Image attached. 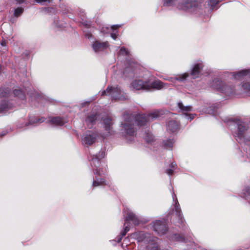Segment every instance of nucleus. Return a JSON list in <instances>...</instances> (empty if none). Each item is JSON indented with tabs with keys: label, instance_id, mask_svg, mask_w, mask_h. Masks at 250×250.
<instances>
[{
	"label": "nucleus",
	"instance_id": "obj_1",
	"mask_svg": "<svg viewBox=\"0 0 250 250\" xmlns=\"http://www.w3.org/2000/svg\"><path fill=\"white\" fill-rule=\"evenodd\" d=\"M161 114L160 111H156L147 115L138 114L135 116L125 112L122 115L123 121L121 124V133L126 140L131 142L134 138L136 131L134 123L138 126H143L148 122L158 119Z\"/></svg>",
	"mask_w": 250,
	"mask_h": 250
},
{
	"label": "nucleus",
	"instance_id": "obj_2",
	"mask_svg": "<svg viewBox=\"0 0 250 250\" xmlns=\"http://www.w3.org/2000/svg\"><path fill=\"white\" fill-rule=\"evenodd\" d=\"M227 124L237 142L245 143L250 146V139L246 138V132L249 127L248 124L238 118L229 119L227 121Z\"/></svg>",
	"mask_w": 250,
	"mask_h": 250
},
{
	"label": "nucleus",
	"instance_id": "obj_3",
	"mask_svg": "<svg viewBox=\"0 0 250 250\" xmlns=\"http://www.w3.org/2000/svg\"><path fill=\"white\" fill-rule=\"evenodd\" d=\"M105 153L104 151H100L99 153V156L97 155H94L91 156L90 165L93 167V171L94 174L95 175V178L94 179L92 183V187H96L99 186L106 185L107 184L103 178H98V176H102V175L104 174V172L102 170L101 171L100 169H98L99 167L100 161L101 158L104 157Z\"/></svg>",
	"mask_w": 250,
	"mask_h": 250
},
{
	"label": "nucleus",
	"instance_id": "obj_4",
	"mask_svg": "<svg viewBox=\"0 0 250 250\" xmlns=\"http://www.w3.org/2000/svg\"><path fill=\"white\" fill-rule=\"evenodd\" d=\"M164 6H177L179 10H184L190 13H194L199 9L198 2L195 0H187L184 3H180L178 0H163Z\"/></svg>",
	"mask_w": 250,
	"mask_h": 250
},
{
	"label": "nucleus",
	"instance_id": "obj_5",
	"mask_svg": "<svg viewBox=\"0 0 250 250\" xmlns=\"http://www.w3.org/2000/svg\"><path fill=\"white\" fill-rule=\"evenodd\" d=\"M138 242L146 243V250H159L157 244L158 238L152 236L149 233L139 231L133 234Z\"/></svg>",
	"mask_w": 250,
	"mask_h": 250
},
{
	"label": "nucleus",
	"instance_id": "obj_6",
	"mask_svg": "<svg viewBox=\"0 0 250 250\" xmlns=\"http://www.w3.org/2000/svg\"><path fill=\"white\" fill-rule=\"evenodd\" d=\"M10 89L8 87L0 88V113L12 108L13 105L6 99L10 96Z\"/></svg>",
	"mask_w": 250,
	"mask_h": 250
},
{
	"label": "nucleus",
	"instance_id": "obj_7",
	"mask_svg": "<svg viewBox=\"0 0 250 250\" xmlns=\"http://www.w3.org/2000/svg\"><path fill=\"white\" fill-rule=\"evenodd\" d=\"M213 88L224 94L226 96H230L235 94L233 87L224 83L222 81L217 79L212 81L211 85Z\"/></svg>",
	"mask_w": 250,
	"mask_h": 250
},
{
	"label": "nucleus",
	"instance_id": "obj_8",
	"mask_svg": "<svg viewBox=\"0 0 250 250\" xmlns=\"http://www.w3.org/2000/svg\"><path fill=\"white\" fill-rule=\"evenodd\" d=\"M102 95H108L112 100H122L124 98L122 95V91L118 87H113L108 86L105 90L102 92Z\"/></svg>",
	"mask_w": 250,
	"mask_h": 250
},
{
	"label": "nucleus",
	"instance_id": "obj_9",
	"mask_svg": "<svg viewBox=\"0 0 250 250\" xmlns=\"http://www.w3.org/2000/svg\"><path fill=\"white\" fill-rule=\"evenodd\" d=\"M172 197L174 202L173 211H175V215L177 217L178 222L180 224H182L184 223V220L182 213L181 209L177 200L176 195L173 192L172 194Z\"/></svg>",
	"mask_w": 250,
	"mask_h": 250
},
{
	"label": "nucleus",
	"instance_id": "obj_10",
	"mask_svg": "<svg viewBox=\"0 0 250 250\" xmlns=\"http://www.w3.org/2000/svg\"><path fill=\"white\" fill-rule=\"evenodd\" d=\"M152 227L154 231L160 235L166 234L167 230L165 221L157 220L152 222Z\"/></svg>",
	"mask_w": 250,
	"mask_h": 250
},
{
	"label": "nucleus",
	"instance_id": "obj_11",
	"mask_svg": "<svg viewBox=\"0 0 250 250\" xmlns=\"http://www.w3.org/2000/svg\"><path fill=\"white\" fill-rule=\"evenodd\" d=\"M125 216V223L129 221H131L135 225H138L140 223V220L138 216L133 213L130 210L127 208H125L123 210ZM125 226V225H124Z\"/></svg>",
	"mask_w": 250,
	"mask_h": 250
},
{
	"label": "nucleus",
	"instance_id": "obj_12",
	"mask_svg": "<svg viewBox=\"0 0 250 250\" xmlns=\"http://www.w3.org/2000/svg\"><path fill=\"white\" fill-rule=\"evenodd\" d=\"M147 91H150L152 89L154 90H161L163 88H167L169 84L167 83H164L159 80H155L152 82L147 81Z\"/></svg>",
	"mask_w": 250,
	"mask_h": 250
},
{
	"label": "nucleus",
	"instance_id": "obj_13",
	"mask_svg": "<svg viewBox=\"0 0 250 250\" xmlns=\"http://www.w3.org/2000/svg\"><path fill=\"white\" fill-rule=\"evenodd\" d=\"M97 135L90 131L86 132L82 137V142L84 145H92L96 141Z\"/></svg>",
	"mask_w": 250,
	"mask_h": 250
},
{
	"label": "nucleus",
	"instance_id": "obj_14",
	"mask_svg": "<svg viewBox=\"0 0 250 250\" xmlns=\"http://www.w3.org/2000/svg\"><path fill=\"white\" fill-rule=\"evenodd\" d=\"M147 81H143L142 80H135L131 83V87L135 90L147 91Z\"/></svg>",
	"mask_w": 250,
	"mask_h": 250
},
{
	"label": "nucleus",
	"instance_id": "obj_15",
	"mask_svg": "<svg viewBox=\"0 0 250 250\" xmlns=\"http://www.w3.org/2000/svg\"><path fill=\"white\" fill-rule=\"evenodd\" d=\"M108 46L109 43L107 42H101L96 41L92 44V48L96 53L104 51Z\"/></svg>",
	"mask_w": 250,
	"mask_h": 250
},
{
	"label": "nucleus",
	"instance_id": "obj_16",
	"mask_svg": "<svg viewBox=\"0 0 250 250\" xmlns=\"http://www.w3.org/2000/svg\"><path fill=\"white\" fill-rule=\"evenodd\" d=\"M178 106L181 111L183 112L186 118L189 119L190 121L194 118V115L193 114H188L186 113L187 112L192 110V107L191 106H184L182 102H179L178 103Z\"/></svg>",
	"mask_w": 250,
	"mask_h": 250
},
{
	"label": "nucleus",
	"instance_id": "obj_17",
	"mask_svg": "<svg viewBox=\"0 0 250 250\" xmlns=\"http://www.w3.org/2000/svg\"><path fill=\"white\" fill-rule=\"evenodd\" d=\"M203 65L202 62L195 63L191 72V75L193 79L198 78L200 74L201 70L203 68Z\"/></svg>",
	"mask_w": 250,
	"mask_h": 250
},
{
	"label": "nucleus",
	"instance_id": "obj_18",
	"mask_svg": "<svg viewBox=\"0 0 250 250\" xmlns=\"http://www.w3.org/2000/svg\"><path fill=\"white\" fill-rule=\"evenodd\" d=\"M98 117L99 115L96 113H91L87 116L85 119V123L89 128H91L92 127Z\"/></svg>",
	"mask_w": 250,
	"mask_h": 250
},
{
	"label": "nucleus",
	"instance_id": "obj_19",
	"mask_svg": "<svg viewBox=\"0 0 250 250\" xmlns=\"http://www.w3.org/2000/svg\"><path fill=\"white\" fill-rule=\"evenodd\" d=\"M179 124L175 120L169 121L167 125V130L170 132L174 133L179 129Z\"/></svg>",
	"mask_w": 250,
	"mask_h": 250
},
{
	"label": "nucleus",
	"instance_id": "obj_20",
	"mask_svg": "<svg viewBox=\"0 0 250 250\" xmlns=\"http://www.w3.org/2000/svg\"><path fill=\"white\" fill-rule=\"evenodd\" d=\"M128 66L125 69V71H131L132 74L137 73V69L140 67V65L133 61H129L128 63Z\"/></svg>",
	"mask_w": 250,
	"mask_h": 250
},
{
	"label": "nucleus",
	"instance_id": "obj_21",
	"mask_svg": "<svg viewBox=\"0 0 250 250\" xmlns=\"http://www.w3.org/2000/svg\"><path fill=\"white\" fill-rule=\"evenodd\" d=\"M232 76L235 79H241L244 76L250 78V69H244L238 72H233Z\"/></svg>",
	"mask_w": 250,
	"mask_h": 250
},
{
	"label": "nucleus",
	"instance_id": "obj_22",
	"mask_svg": "<svg viewBox=\"0 0 250 250\" xmlns=\"http://www.w3.org/2000/svg\"><path fill=\"white\" fill-rule=\"evenodd\" d=\"M50 122L51 124L55 125H63L66 121L63 118H61L59 117H56L52 118L50 120Z\"/></svg>",
	"mask_w": 250,
	"mask_h": 250
},
{
	"label": "nucleus",
	"instance_id": "obj_23",
	"mask_svg": "<svg viewBox=\"0 0 250 250\" xmlns=\"http://www.w3.org/2000/svg\"><path fill=\"white\" fill-rule=\"evenodd\" d=\"M188 75L187 73H184L181 75H179L175 77H170L167 79L165 78V80H168L171 82L174 83L176 81L183 82L188 77Z\"/></svg>",
	"mask_w": 250,
	"mask_h": 250
},
{
	"label": "nucleus",
	"instance_id": "obj_24",
	"mask_svg": "<svg viewBox=\"0 0 250 250\" xmlns=\"http://www.w3.org/2000/svg\"><path fill=\"white\" fill-rule=\"evenodd\" d=\"M26 92H27L28 94H30L26 89H25V91H23L20 89H14L13 90V94L14 95V96L17 97L21 99H24L25 98Z\"/></svg>",
	"mask_w": 250,
	"mask_h": 250
},
{
	"label": "nucleus",
	"instance_id": "obj_25",
	"mask_svg": "<svg viewBox=\"0 0 250 250\" xmlns=\"http://www.w3.org/2000/svg\"><path fill=\"white\" fill-rule=\"evenodd\" d=\"M103 122L105 130L109 132L110 127L113 125L111 118L108 117H105L104 119Z\"/></svg>",
	"mask_w": 250,
	"mask_h": 250
},
{
	"label": "nucleus",
	"instance_id": "obj_26",
	"mask_svg": "<svg viewBox=\"0 0 250 250\" xmlns=\"http://www.w3.org/2000/svg\"><path fill=\"white\" fill-rule=\"evenodd\" d=\"M129 230V227L128 226H126L125 227L124 230H123L120 235H119L115 239V241L117 243H119L121 242V240L123 236H125L126 233Z\"/></svg>",
	"mask_w": 250,
	"mask_h": 250
},
{
	"label": "nucleus",
	"instance_id": "obj_27",
	"mask_svg": "<svg viewBox=\"0 0 250 250\" xmlns=\"http://www.w3.org/2000/svg\"><path fill=\"white\" fill-rule=\"evenodd\" d=\"M174 143V141L173 139H169L167 140L163 141V145L165 148L167 149H171Z\"/></svg>",
	"mask_w": 250,
	"mask_h": 250
},
{
	"label": "nucleus",
	"instance_id": "obj_28",
	"mask_svg": "<svg viewBox=\"0 0 250 250\" xmlns=\"http://www.w3.org/2000/svg\"><path fill=\"white\" fill-rule=\"evenodd\" d=\"M44 120L42 118L41 119H36L35 117H30L29 119V122L28 123L25 124V125H34L35 123H37L38 122H43Z\"/></svg>",
	"mask_w": 250,
	"mask_h": 250
},
{
	"label": "nucleus",
	"instance_id": "obj_29",
	"mask_svg": "<svg viewBox=\"0 0 250 250\" xmlns=\"http://www.w3.org/2000/svg\"><path fill=\"white\" fill-rule=\"evenodd\" d=\"M145 139L147 143H151L154 140V137L151 132H146V133Z\"/></svg>",
	"mask_w": 250,
	"mask_h": 250
},
{
	"label": "nucleus",
	"instance_id": "obj_30",
	"mask_svg": "<svg viewBox=\"0 0 250 250\" xmlns=\"http://www.w3.org/2000/svg\"><path fill=\"white\" fill-rule=\"evenodd\" d=\"M243 194V197L245 198L250 203V187L246 188Z\"/></svg>",
	"mask_w": 250,
	"mask_h": 250
},
{
	"label": "nucleus",
	"instance_id": "obj_31",
	"mask_svg": "<svg viewBox=\"0 0 250 250\" xmlns=\"http://www.w3.org/2000/svg\"><path fill=\"white\" fill-rule=\"evenodd\" d=\"M24 11V8L22 7H18L15 9L14 11V16L16 17L21 15Z\"/></svg>",
	"mask_w": 250,
	"mask_h": 250
},
{
	"label": "nucleus",
	"instance_id": "obj_32",
	"mask_svg": "<svg viewBox=\"0 0 250 250\" xmlns=\"http://www.w3.org/2000/svg\"><path fill=\"white\" fill-rule=\"evenodd\" d=\"M119 54L120 55L129 56V51L125 47H122L120 48L119 51Z\"/></svg>",
	"mask_w": 250,
	"mask_h": 250
},
{
	"label": "nucleus",
	"instance_id": "obj_33",
	"mask_svg": "<svg viewBox=\"0 0 250 250\" xmlns=\"http://www.w3.org/2000/svg\"><path fill=\"white\" fill-rule=\"evenodd\" d=\"M220 0H208V5L211 7L212 8L214 7L217 3H218Z\"/></svg>",
	"mask_w": 250,
	"mask_h": 250
},
{
	"label": "nucleus",
	"instance_id": "obj_34",
	"mask_svg": "<svg viewBox=\"0 0 250 250\" xmlns=\"http://www.w3.org/2000/svg\"><path fill=\"white\" fill-rule=\"evenodd\" d=\"M242 87L245 91L250 94V84L249 83H245L242 85Z\"/></svg>",
	"mask_w": 250,
	"mask_h": 250
},
{
	"label": "nucleus",
	"instance_id": "obj_35",
	"mask_svg": "<svg viewBox=\"0 0 250 250\" xmlns=\"http://www.w3.org/2000/svg\"><path fill=\"white\" fill-rule=\"evenodd\" d=\"M174 238L177 241H179V242H185V238L182 236H180V235L179 234H175L174 235Z\"/></svg>",
	"mask_w": 250,
	"mask_h": 250
},
{
	"label": "nucleus",
	"instance_id": "obj_36",
	"mask_svg": "<svg viewBox=\"0 0 250 250\" xmlns=\"http://www.w3.org/2000/svg\"><path fill=\"white\" fill-rule=\"evenodd\" d=\"M174 170L172 168H168L166 170V173L169 175H171L173 173Z\"/></svg>",
	"mask_w": 250,
	"mask_h": 250
},
{
	"label": "nucleus",
	"instance_id": "obj_37",
	"mask_svg": "<svg viewBox=\"0 0 250 250\" xmlns=\"http://www.w3.org/2000/svg\"><path fill=\"white\" fill-rule=\"evenodd\" d=\"M176 167V164L175 162L171 163L169 165V168L173 169L174 170L175 167Z\"/></svg>",
	"mask_w": 250,
	"mask_h": 250
},
{
	"label": "nucleus",
	"instance_id": "obj_38",
	"mask_svg": "<svg viewBox=\"0 0 250 250\" xmlns=\"http://www.w3.org/2000/svg\"><path fill=\"white\" fill-rule=\"evenodd\" d=\"M37 3H42L44 2H49L50 0H35Z\"/></svg>",
	"mask_w": 250,
	"mask_h": 250
},
{
	"label": "nucleus",
	"instance_id": "obj_39",
	"mask_svg": "<svg viewBox=\"0 0 250 250\" xmlns=\"http://www.w3.org/2000/svg\"><path fill=\"white\" fill-rule=\"evenodd\" d=\"M120 26V25H114L111 26L110 28L112 30H114L117 29Z\"/></svg>",
	"mask_w": 250,
	"mask_h": 250
},
{
	"label": "nucleus",
	"instance_id": "obj_40",
	"mask_svg": "<svg viewBox=\"0 0 250 250\" xmlns=\"http://www.w3.org/2000/svg\"><path fill=\"white\" fill-rule=\"evenodd\" d=\"M111 37L114 40H115L117 38V35L115 33L111 34Z\"/></svg>",
	"mask_w": 250,
	"mask_h": 250
},
{
	"label": "nucleus",
	"instance_id": "obj_41",
	"mask_svg": "<svg viewBox=\"0 0 250 250\" xmlns=\"http://www.w3.org/2000/svg\"><path fill=\"white\" fill-rule=\"evenodd\" d=\"M17 3L19 4H21L24 2V0H17Z\"/></svg>",
	"mask_w": 250,
	"mask_h": 250
},
{
	"label": "nucleus",
	"instance_id": "obj_42",
	"mask_svg": "<svg viewBox=\"0 0 250 250\" xmlns=\"http://www.w3.org/2000/svg\"><path fill=\"white\" fill-rule=\"evenodd\" d=\"M101 31H102V32H105V33H107V32H108L107 31H105V30H104V27L101 29Z\"/></svg>",
	"mask_w": 250,
	"mask_h": 250
},
{
	"label": "nucleus",
	"instance_id": "obj_43",
	"mask_svg": "<svg viewBox=\"0 0 250 250\" xmlns=\"http://www.w3.org/2000/svg\"><path fill=\"white\" fill-rule=\"evenodd\" d=\"M1 44L3 46L5 45V42H2L1 43Z\"/></svg>",
	"mask_w": 250,
	"mask_h": 250
},
{
	"label": "nucleus",
	"instance_id": "obj_44",
	"mask_svg": "<svg viewBox=\"0 0 250 250\" xmlns=\"http://www.w3.org/2000/svg\"><path fill=\"white\" fill-rule=\"evenodd\" d=\"M6 134V133L5 132H3V133H2L1 134V136H4Z\"/></svg>",
	"mask_w": 250,
	"mask_h": 250
},
{
	"label": "nucleus",
	"instance_id": "obj_45",
	"mask_svg": "<svg viewBox=\"0 0 250 250\" xmlns=\"http://www.w3.org/2000/svg\"><path fill=\"white\" fill-rule=\"evenodd\" d=\"M105 28H106V29L107 30H108V29H109V28H108V27H105Z\"/></svg>",
	"mask_w": 250,
	"mask_h": 250
}]
</instances>
